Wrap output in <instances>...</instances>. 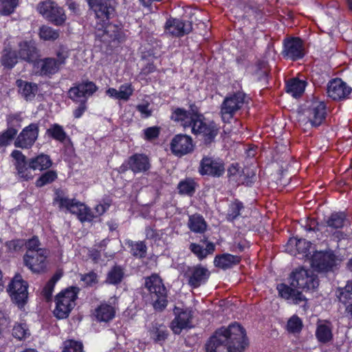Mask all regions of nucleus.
<instances>
[{
	"instance_id": "8",
	"label": "nucleus",
	"mask_w": 352,
	"mask_h": 352,
	"mask_svg": "<svg viewBox=\"0 0 352 352\" xmlns=\"http://www.w3.org/2000/svg\"><path fill=\"white\" fill-rule=\"evenodd\" d=\"M28 284L21 276L16 274L12 278L8 287L11 300L20 309H24L28 299Z\"/></svg>"
},
{
	"instance_id": "20",
	"label": "nucleus",
	"mask_w": 352,
	"mask_h": 352,
	"mask_svg": "<svg viewBox=\"0 0 352 352\" xmlns=\"http://www.w3.org/2000/svg\"><path fill=\"white\" fill-rule=\"evenodd\" d=\"M194 144L190 136L184 134H177L170 142V149L177 156H183L193 151Z\"/></svg>"
},
{
	"instance_id": "9",
	"label": "nucleus",
	"mask_w": 352,
	"mask_h": 352,
	"mask_svg": "<svg viewBox=\"0 0 352 352\" xmlns=\"http://www.w3.org/2000/svg\"><path fill=\"white\" fill-rule=\"evenodd\" d=\"M289 279L292 287L304 290L314 289L319 285L317 276L311 270L302 267L293 271L290 274Z\"/></svg>"
},
{
	"instance_id": "12",
	"label": "nucleus",
	"mask_w": 352,
	"mask_h": 352,
	"mask_svg": "<svg viewBox=\"0 0 352 352\" xmlns=\"http://www.w3.org/2000/svg\"><path fill=\"white\" fill-rule=\"evenodd\" d=\"M339 259L332 250L316 252L311 256V267L319 272H328L336 266Z\"/></svg>"
},
{
	"instance_id": "64",
	"label": "nucleus",
	"mask_w": 352,
	"mask_h": 352,
	"mask_svg": "<svg viewBox=\"0 0 352 352\" xmlns=\"http://www.w3.org/2000/svg\"><path fill=\"white\" fill-rule=\"evenodd\" d=\"M109 208V204L107 203L99 204L96 206V211L98 214H102Z\"/></svg>"
},
{
	"instance_id": "61",
	"label": "nucleus",
	"mask_w": 352,
	"mask_h": 352,
	"mask_svg": "<svg viewBox=\"0 0 352 352\" xmlns=\"http://www.w3.org/2000/svg\"><path fill=\"white\" fill-rule=\"evenodd\" d=\"M79 102V106L74 111V116L76 118H80L87 110L86 100H82Z\"/></svg>"
},
{
	"instance_id": "29",
	"label": "nucleus",
	"mask_w": 352,
	"mask_h": 352,
	"mask_svg": "<svg viewBox=\"0 0 352 352\" xmlns=\"http://www.w3.org/2000/svg\"><path fill=\"white\" fill-rule=\"evenodd\" d=\"M115 315L116 308L110 302H102L94 311V316L98 322H107L111 320Z\"/></svg>"
},
{
	"instance_id": "27",
	"label": "nucleus",
	"mask_w": 352,
	"mask_h": 352,
	"mask_svg": "<svg viewBox=\"0 0 352 352\" xmlns=\"http://www.w3.org/2000/svg\"><path fill=\"white\" fill-rule=\"evenodd\" d=\"M166 29L172 35L181 36L190 32L192 25L188 21L184 22L181 20L173 19L166 21Z\"/></svg>"
},
{
	"instance_id": "63",
	"label": "nucleus",
	"mask_w": 352,
	"mask_h": 352,
	"mask_svg": "<svg viewBox=\"0 0 352 352\" xmlns=\"http://www.w3.org/2000/svg\"><path fill=\"white\" fill-rule=\"evenodd\" d=\"M105 92H106V94L109 97L116 99V100H120V96L119 94V91L117 90L116 89L110 87V88H108Z\"/></svg>"
},
{
	"instance_id": "14",
	"label": "nucleus",
	"mask_w": 352,
	"mask_h": 352,
	"mask_svg": "<svg viewBox=\"0 0 352 352\" xmlns=\"http://www.w3.org/2000/svg\"><path fill=\"white\" fill-rule=\"evenodd\" d=\"M210 275V271L201 265L188 267L184 273V276L186 278L188 284L194 289L205 284Z\"/></svg>"
},
{
	"instance_id": "38",
	"label": "nucleus",
	"mask_w": 352,
	"mask_h": 352,
	"mask_svg": "<svg viewBox=\"0 0 352 352\" xmlns=\"http://www.w3.org/2000/svg\"><path fill=\"white\" fill-rule=\"evenodd\" d=\"M46 134L52 139L63 142L67 138V133L62 126L58 124H52L46 131Z\"/></svg>"
},
{
	"instance_id": "41",
	"label": "nucleus",
	"mask_w": 352,
	"mask_h": 352,
	"mask_svg": "<svg viewBox=\"0 0 352 352\" xmlns=\"http://www.w3.org/2000/svg\"><path fill=\"white\" fill-rule=\"evenodd\" d=\"M124 275V272L123 268L120 266L116 265L108 272L106 283L111 285L119 284L122 280Z\"/></svg>"
},
{
	"instance_id": "32",
	"label": "nucleus",
	"mask_w": 352,
	"mask_h": 352,
	"mask_svg": "<svg viewBox=\"0 0 352 352\" xmlns=\"http://www.w3.org/2000/svg\"><path fill=\"white\" fill-rule=\"evenodd\" d=\"M306 85L307 82L305 80L292 78L287 82V92L294 98L300 97L305 91Z\"/></svg>"
},
{
	"instance_id": "2",
	"label": "nucleus",
	"mask_w": 352,
	"mask_h": 352,
	"mask_svg": "<svg viewBox=\"0 0 352 352\" xmlns=\"http://www.w3.org/2000/svg\"><path fill=\"white\" fill-rule=\"evenodd\" d=\"M90 8L94 12L96 19V28L107 34L113 40L122 38V28L109 23L116 15L112 0H87Z\"/></svg>"
},
{
	"instance_id": "7",
	"label": "nucleus",
	"mask_w": 352,
	"mask_h": 352,
	"mask_svg": "<svg viewBox=\"0 0 352 352\" xmlns=\"http://www.w3.org/2000/svg\"><path fill=\"white\" fill-rule=\"evenodd\" d=\"M326 114L324 102L314 100L307 102L300 120L309 122L312 126H318L324 120Z\"/></svg>"
},
{
	"instance_id": "52",
	"label": "nucleus",
	"mask_w": 352,
	"mask_h": 352,
	"mask_svg": "<svg viewBox=\"0 0 352 352\" xmlns=\"http://www.w3.org/2000/svg\"><path fill=\"white\" fill-rule=\"evenodd\" d=\"M12 335L19 340L26 338L29 335V329L25 322L16 323L12 329Z\"/></svg>"
},
{
	"instance_id": "53",
	"label": "nucleus",
	"mask_w": 352,
	"mask_h": 352,
	"mask_svg": "<svg viewBox=\"0 0 352 352\" xmlns=\"http://www.w3.org/2000/svg\"><path fill=\"white\" fill-rule=\"evenodd\" d=\"M63 352H83V345L80 341L67 340L63 343Z\"/></svg>"
},
{
	"instance_id": "58",
	"label": "nucleus",
	"mask_w": 352,
	"mask_h": 352,
	"mask_svg": "<svg viewBox=\"0 0 352 352\" xmlns=\"http://www.w3.org/2000/svg\"><path fill=\"white\" fill-rule=\"evenodd\" d=\"M150 104L148 102L139 104L136 106L137 110L140 113L141 117L148 118L152 115V110L149 108Z\"/></svg>"
},
{
	"instance_id": "18",
	"label": "nucleus",
	"mask_w": 352,
	"mask_h": 352,
	"mask_svg": "<svg viewBox=\"0 0 352 352\" xmlns=\"http://www.w3.org/2000/svg\"><path fill=\"white\" fill-rule=\"evenodd\" d=\"M283 54L284 57L296 60L305 56V47L302 41L296 37L288 38L284 40Z\"/></svg>"
},
{
	"instance_id": "11",
	"label": "nucleus",
	"mask_w": 352,
	"mask_h": 352,
	"mask_svg": "<svg viewBox=\"0 0 352 352\" xmlns=\"http://www.w3.org/2000/svg\"><path fill=\"white\" fill-rule=\"evenodd\" d=\"M150 168V160L146 155L135 153L123 162L118 168V172L123 174L128 170H131L134 174H138L144 173Z\"/></svg>"
},
{
	"instance_id": "35",
	"label": "nucleus",
	"mask_w": 352,
	"mask_h": 352,
	"mask_svg": "<svg viewBox=\"0 0 352 352\" xmlns=\"http://www.w3.org/2000/svg\"><path fill=\"white\" fill-rule=\"evenodd\" d=\"M188 226L195 233H204L207 228V224L204 217L200 214L189 216Z\"/></svg>"
},
{
	"instance_id": "37",
	"label": "nucleus",
	"mask_w": 352,
	"mask_h": 352,
	"mask_svg": "<svg viewBox=\"0 0 352 352\" xmlns=\"http://www.w3.org/2000/svg\"><path fill=\"white\" fill-rule=\"evenodd\" d=\"M347 223L346 216L344 212H333L326 220L327 226L331 229H340Z\"/></svg>"
},
{
	"instance_id": "57",
	"label": "nucleus",
	"mask_w": 352,
	"mask_h": 352,
	"mask_svg": "<svg viewBox=\"0 0 352 352\" xmlns=\"http://www.w3.org/2000/svg\"><path fill=\"white\" fill-rule=\"evenodd\" d=\"M160 133V129L158 126H151L143 131L144 139L146 140H152L158 138Z\"/></svg>"
},
{
	"instance_id": "3",
	"label": "nucleus",
	"mask_w": 352,
	"mask_h": 352,
	"mask_svg": "<svg viewBox=\"0 0 352 352\" xmlns=\"http://www.w3.org/2000/svg\"><path fill=\"white\" fill-rule=\"evenodd\" d=\"M78 287H69L55 297V308L54 315L58 319H64L69 316L72 309L76 306V300L79 292Z\"/></svg>"
},
{
	"instance_id": "10",
	"label": "nucleus",
	"mask_w": 352,
	"mask_h": 352,
	"mask_svg": "<svg viewBox=\"0 0 352 352\" xmlns=\"http://www.w3.org/2000/svg\"><path fill=\"white\" fill-rule=\"evenodd\" d=\"M245 94L238 91L225 98L221 105L220 113L224 122H230L235 113L245 103Z\"/></svg>"
},
{
	"instance_id": "23",
	"label": "nucleus",
	"mask_w": 352,
	"mask_h": 352,
	"mask_svg": "<svg viewBox=\"0 0 352 352\" xmlns=\"http://www.w3.org/2000/svg\"><path fill=\"white\" fill-rule=\"evenodd\" d=\"M351 91V87L340 78L331 80L327 86L328 96L334 100L345 99L350 94Z\"/></svg>"
},
{
	"instance_id": "46",
	"label": "nucleus",
	"mask_w": 352,
	"mask_h": 352,
	"mask_svg": "<svg viewBox=\"0 0 352 352\" xmlns=\"http://www.w3.org/2000/svg\"><path fill=\"white\" fill-rule=\"evenodd\" d=\"M129 245L131 248V254L138 258H144L146 254V246L143 241L129 243Z\"/></svg>"
},
{
	"instance_id": "51",
	"label": "nucleus",
	"mask_w": 352,
	"mask_h": 352,
	"mask_svg": "<svg viewBox=\"0 0 352 352\" xmlns=\"http://www.w3.org/2000/svg\"><path fill=\"white\" fill-rule=\"evenodd\" d=\"M17 134V129L14 128H7L0 134V146L9 145Z\"/></svg>"
},
{
	"instance_id": "43",
	"label": "nucleus",
	"mask_w": 352,
	"mask_h": 352,
	"mask_svg": "<svg viewBox=\"0 0 352 352\" xmlns=\"http://www.w3.org/2000/svg\"><path fill=\"white\" fill-rule=\"evenodd\" d=\"M289 244L291 245H295L298 254H302L305 256H307L310 254L309 250L311 247V243L305 239L291 238L289 240Z\"/></svg>"
},
{
	"instance_id": "21",
	"label": "nucleus",
	"mask_w": 352,
	"mask_h": 352,
	"mask_svg": "<svg viewBox=\"0 0 352 352\" xmlns=\"http://www.w3.org/2000/svg\"><path fill=\"white\" fill-rule=\"evenodd\" d=\"M11 156L14 160V165L19 177L24 181L32 179L34 175L32 172V169L30 167V162L28 163L26 157L22 152L14 150Z\"/></svg>"
},
{
	"instance_id": "33",
	"label": "nucleus",
	"mask_w": 352,
	"mask_h": 352,
	"mask_svg": "<svg viewBox=\"0 0 352 352\" xmlns=\"http://www.w3.org/2000/svg\"><path fill=\"white\" fill-rule=\"evenodd\" d=\"M52 165L50 157L45 154H40L30 160V167L34 170H44L50 168Z\"/></svg>"
},
{
	"instance_id": "40",
	"label": "nucleus",
	"mask_w": 352,
	"mask_h": 352,
	"mask_svg": "<svg viewBox=\"0 0 352 352\" xmlns=\"http://www.w3.org/2000/svg\"><path fill=\"white\" fill-rule=\"evenodd\" d=\"M197 184L193 179L186 178L179 182L177 189L179 194L192 196L195 192Z\"/></svg>"
},
{
	"instance_id": "13",
	"label": "nucleus",
	"mask_w": 352,
	"mask_h": 352,
	"mask_svg": "<svg viewBox=\"0 0 352 352\" xmlns=\"http://www.w3.org/2000/svg\"><path fill=\"white\" fill-rule=\"evenodd\" d=\"M47 249L38 250V252H26L23 256V262L33 273L44 272L47 267Z\"/></svg>"
},
{
	"instance_id": "17",
	"label": "nucleus",
	"mask_w": 352,
	"mask_h": 352,
	"mask_svg": "<svg viewBox=\"0 0 352 352\" xmlns=\"http://www.w3.org/2000/svg\"><path fill=\"white\" fill-rule=\"evenodd\" d=\"M39 128L36 123H32L25 127L17 136L14 146L21 148H31L38 136Z\"/></svg>"
},
{
	"instance_id": "19",
	"label": "nucleus",
	"mask_w": 352,
	"mask_h": 352,
	"mask_svg": "<svg viewBox=\"0 0 352 352\" xmlns=\"http://www.w3.org/2000/svg\"><path fill=\"white\" fill-rule=\"evenodd\" d=\"M175 317L170 323V328L175 334H179L183 329L191 328L192 314L189 309L175 307Z\"/></svg>"
},
{
	"instance_id": "49",
	"label": "nucleus",
	"mask_w": 352,
	"mask_h": 352,
	"mask_svg": "<svg viewBox=\"0 0 352 352\" xmlns=\"http://www.w3.org/2000/svg\"><path fill=\"white\" fill-rule=\"evenodd\" d=\"M57 178V173L54 170H48L41 175L36 181L37 187H43L45 185L52 183Z\"/></svg>"
},
{
	"instance_id": "47",
	"label": "nucleus",
	"mask_w": 352,
	"mask_h": 352,
	"mask_svg": "<svg viewBox=\"0 0 352 352\" xmlns=\"http://www.w3.org/2000/svg\"><path fill=\"white\" fill-rule=\"evenodd\" d=\"M243 208V204L238 200L231 203L228 210L227 219L231 221H234L240 215V212Z\"/></svg>"
},
{
	"instance_id": "44",
	"label": "nucleus",
	"mask_w": 352,
	"mask_h": 352,
	"mask_svg": "<svg viewBox=\"0 0 352 352\" xmlns=\"http://www.w3.org/2000/svg\"><path fill=\"white\" fill-rule=\"evenodd\" d=\"M18 58L15 52L5 49L1 58V63L5 67L11 69L17 63Z\"/></svg>"
},
{
	"instance_id": "26",
	"label": "nucleus",
	"mask_w": 352,
	"mask_h": 352,
	"mask_svg": "<svg viewBox=\"0 0 352 352\" xmlns=\"http://www.w3.org/2000/svg\"><path fill=\"white\" fill-rule=\"evenodd\" d=\"M338 300L345 306L346 314L352 318V280H349L343 287H338L336 291Z\"/></svg>"
},
{
	"instance_id": "48",
	"label": "nucleus",
	"mask_w": 352,
	"mask_h": 352,
	"mask_svg": "<svg viewBox=\"0 0 352 352\" xmlns=\"http://www.w3.org/2000/svg\"><path fill=\"white\" fill-rule=\"evenodd\" d=\"M302 327V320L296 315L292 316L287 323V330L292 333H299Z\"/></svg>"
},
{
	"instance_id": "25",
	"label": "nucleus",
	"mask_w": 352,
	"mask_h": 352,
	"mask_svg": "<svg viewBox=\"0 0 352 352\" xmlns=\"http://www.w3.org/2000/svg\"><path fill=\"white\" fill-rule=\"evenodd\" d=\"M276 289L279 296L288 300L289 303L298 305L306 300L305 297L300 292L297 291L286 284H278Z\"/></svg>"
},
{
	"instance_id": "5",
	"label": "nucleus",
	"mask_w": 352,
	"mask_h": 352,
	"mask_svg": "<svg viewBox=\"0 0 352 352\" xmlns=\"http://www.w3.org/2000/svg\"><path fill=\"white\" fill-rule=\"evenodd\" d=\"M37 11L47 21L56 26L64 25L67 20L64 8L51 0L40 2L37 6Z\"/></svg>"
},
{
	"instance_id": "15",
	"label": "nucleus",
	"mask_w": 352,
	"mask_h": 352,
	"mask_svg": "<svg viewBox=\"0 0 352 352\" xmlns=\"http://www.w3.org/2000/svg\"><path fill=\"white\" fill-rule=\"evenodd\" d=\"M192 133L195 135H200L205 144L211 143L218 133V128L214 122L204 121V116L201 114L200 118L194 123Z\"/></svg>"
},
{
	"instance_id": "31",
	"label": "nucleus",
	"mask_w": 352,
	"mask_h": 352,
	"mask_svg": "<svg viewBox=\"0 0 352 352\" xmlns=\"http://www.w3.org/2000/svg\"><path fill=\"white\" fill-rule=\"evenodd\" d=\"M241 261L239 256L230 254H223L215 256L214 263L216 267L226 270L237 265Z\"/></svg>"
},
{
	"instance_id": "30",
	"label": "nucleus",
	"mask_w": 352,
	"mask_h": 352,
	"mask_svg": "<svg viewBox=\"0 0 352 352\" xmlns=\"http://www.w3.org/2000/svg\"><path fill=\"white\" fill-rule=\"evenodd\" d=\"M16 85L19 88V92L26 100H32L38 89V85L36 83L27 82L21 79L16 81Z\"/></svg>"
},
{
	"instance_id": "50",
	"label": "nucleus",
	"mask_w": 352,
	"mask_h": 352,
	"mask_svg": "<svg viewBox=\"0 0 352 352\" xmlns=\"http://www.w3.org/2000/svg\"><path fill=\"white\" fill-rule=\"evenodd\" d=\"M18 5V0H0V14L9 15L14 12Z\"/></svg>"
},
{
	"instance_id": "24",
	"label": "nucleus",
	"mask_w": 352,
	"mask_h": 352,
	"mask_svg": "<svg viewBox=\"0 0 352 352\" xmlns=\"http://www.w3.org/2000/svg\"><path fill=\"white\" fill-rule=\"evenodd\" d=\"M200 115L197 112L188 111L184 109L177 108L173 111L171 118L174 121L179 122L184 128L191 127L192 129L194 123L200 118Z\"/></svg>"
},
{
	"instance_id": "59",
	"label": "nucleus",
	"mask_w": 352,
	"mask_h": 352,
	"mask_svg": "<svg viewBox=\"0 0 352 352\" xmlns=\"http://www.w3.org/2000/svg\"><path fill=\"white\" fill-rule=\"evenodd\" d=\"M81 280L83 281L87 286H91L98 283V276L95 272H91L82 275L81 277Z\"/></svg>"
},
{
	"instance_id": "28",
	"label": "nucleus",
	"mask_w": 352,
	"mask_h": 352,
	"mask_svg": "<svg viewBox=\"0 0 352 352\" xmlns=\"http://www.w3.org/2000/svg\"><path fill=\"white\" fill-rule=\"evenodd\" d=\"M332 324L326 320H319L317 322L316 337L322 343L330 342L333 338Z\"/></svg>"
},
{
	"instance_id": "45",
	"label": "nucleus",
	"mask_w": 352,
	"mask_h": 352,
	"mask_svg": "<svg viewBox=\"0 0 352 352\" xmlns=\"http://www.w3.org/2000/svg\"><path fill=\"white\" fill-rule=\"evenodd\" d=\"M38 34L44 41H55L59 37V31L44 25L40 27Z\"/></svg>"
},
{
	"instance_id": "62",
	"label": "nucleus",
	"mask_w": 352,
	"mask_h": 352,
	"mask_svg": "<svg viewBox=\"0 0 352 352\" xmlns=\"http://www.w3.org/2000/svg\"><path fill=\"white\" fill-rule=\"evenodd\" d=\"M56 56L57 59H56V62H57L60 67L65 63V60L68 58V52L63 49H60L56 52Z\"/></svg>"
},
{
	"instance_id": "34",
	"label": "nucleus",
	"mask_w": 352,
	"mask_h": 352,
	"mask_svg": "<svg viewBox=\"0 0 352 352\" xmlns=\"http://www.w3.org/2000/svg\"><path fill=\"white\" fill-rule=\"evenodd\" d=\"M37 65L41 68V74L43 75H50L56 73L60 66L56 62L55 58H46L37 62Z\"/></svg>"
},
{
	"instance_id": "54",
	"label": "nucleus",
	"mask_w": 352,
	"mask_h": 352,
	"mask_svg": "<svg viewBox=\"0 0 352 352\" xmlns=\"http://www.w3.org/2000/svg\"><path fill=\"white\" fill-rule=\"evenodd\" d=\"M120 100L128 101L133 96L134 88L131 82L122 84L119 87Z\"/></svg>"
},
{
	"instance_id": "6",
	"label": "nucleus",
	"mask_w": 352,
	"mask_h": 352,
	"mask_svg": "<svg viewBox=\"0 0 352 352\" xmlns=\"http://www.w3.org/2000/svg\"><path fill=\"white\" fill-rule=\"evenodd\" d=\"M54 202L60 209H66L69 212L76 214L82 222L90 221L93 219L94 216L89 208L75 199H69L58 195Z\"/></svg>"
},
{
	"instance_id": "16",
	"label": "nucleus",
	"mask_w": 352,
	"mask_h": 352,
	"mask_svg": "<svg viewBox=\"0 0 352 352\" xmlns=\"http://www.w3.org/2000/svg\"><path fill=\"white\" fill-rule=\"evenodd\" d=\"M98 90L96 85L89 80H85L76 84L69 89V98L74 102L86 100Z\"/></svg>"
},
{
	"instance_id": "36",
	"label": "nucleus",
	"mask_w": 352,
	"mask_h": 352,
	"mask_svg": "<svg viewBox=\"0 0 352 352\" xmlns=\"http://www.w3.org/2000/svg\"><path fill=\"white\" fill-rule=\"evenodd\" d=\"M36 49L31 43L24 41L19 44V56L27 62H32L36 57Z\"/></svg>"
},
{
	"instance_id": "60",
	"label": "nucleus",
	"mask_w": 352,
	"mask_h": 352,
	"mask_svg": "<svg viewBox=\"0 0 352 352\" xmlns=\"http://www.w3.org/2000/svg\"><path fill=\"white\" fill-rule=\"evenodd\" d=\"M190 250L193 252L200 260L204 259L206 257V251L203 247L197 243H191L190 245Z\"/></svg>"
},
{
	"instance_id": "4",
	"label": "nucleus",
	"mask_w": 352,
	"mask_h": 352,
	"mask_svg": "<svg viewBox=\"0 0 352 352\" xmlns=\"http://www.w3.org/2000/svg\"><path fill=\"white\" fill-rule=\"evenodd\" d=\"M145 287L153 300L155 310L162 311L167 306L166 289L162 278L156 274L145 278Z\"/></svg>"
},
{
	"instance_id": "39",
	"label": "nucleus",
	"mask_w": 352,
	"mask_h": 352,
	"mask_svg": "<svg viewBox=\"0 0 352 352\" xmlns=\"http://www.w3.org/2000/svg\"><path fill=\"white\" fill-rule=\"evenodd\" d=\"M151 338L155 342L162 343L168 337V331L164 325L155 324L149 331Z\"/></svg>"
},
{
	"instance_id": "42",
	"label": "nucleus",
	"mask_w": 352,
	"mask_h": 352,
	"mask_svg": "<svg viewBox=\"0 0 352 352\" xmlns=\"http://www.w3.org/2000/svg\"><path fill=\"white\" fill-rule=\"evenodd\" d=\"M63 276L61 272H56L52 277L47 282L42 290V295L47 300H49L54 292L56 283Z\"/></svg>"
},
{
	"instance_id": "55",
	"label": "nucleus",
	"mask_w": 352,
	"mask_h": 352,
	"mask_svg": "<svg viewBox=\"0 0 352 352\" xmlns=\"http://www.w3.org/2000/svg\"><path fill=\"white\" fill-rule=\"evenodd\" d=\"M23 120V113L21 112L8 115L6 118L8 128L21 127Z\"/></svg>"
},
{
	"instance_id": "22",
	"label": "nucleus",
	"mask_w": 352,
	"mask_h": 352,
	"mask_svg": "<svg viewBox=\"0 0 352 352\" xmlns=\"http://www.w3.org/2000/svg\"><path fill=\"white\" fill-rule=\"evenodd\" d=\"M225 168L222 161L205 157L200 163L199 173L202 175H208L219 177L224 173Z\"/></svg>"
},
{
	"instance_id": "1",
	"label": "nucleus",
	"mask_w": 352,
	"mask_h": 352,
	"mask_svg": "<svg viewBox=\"0 0 352 352\" xmlns=\"http://www.w3.org/2000/svg\"><path fill=\"white\" fill-rule=\"evenodd\" d=\"M244 329L237 323L220 328L206 344V352H243L247 346Z\"/></svg>"
},
{
	"instance_id": "56",
	"label": "nucleus",
	"mask_w": 352,
	"mask_h": 352,
	"mask_svg": "<svg viewBox=\"0 0 352 352\" xmlns=\"http://www.w3.org/2000/svg\"><path fill=\"white\" fill-rule=\"evenodd\" d=\"M25 245L27 249L26 252H31V253L38 252V250L44 249L43 248L40 247L41 242L38 238L36 236H34L31 239L27 240Z\"/></svg>"
}]
</instances>
